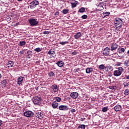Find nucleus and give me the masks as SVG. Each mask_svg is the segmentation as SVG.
I'll return each mask as SVG.
<instances>
[{
	"label": "nucleus",
	"mask_w": 129,
	"mask_h": 129,
	"mask_svg": "<svg viewBox=\"0 0 129 129\" xmlns=\"http://www.w3.org/2000/svg\"><path fill=\"white\" fill-rule=\"evenodd\" d=\"M41 100H42V98L40 96L34 97L33 98V102L35 104H38L41 102Z\"/></svg>",
	"instance_id": "nucleus-4"
},
{
	"label": "nucleus",
	"mask_w": 129,
	"mask_h": 129,
	"mask_svg": "<svg viewBox=\"0 0 129 129\" xmlns=\"http://www.w3.org/2000/svg\"><path fill=\"white\" fill-rule=\"evenodd\" d=\"M69 12V10L68 9H64L62 10V13H63L64 15H66V14H68Z\"/></svg>",
	"instance_id": "nucleus-33"
},
{
	"label": "nucleus",
	"mask_w": 129,
	"mask_h": 129,
	"mask_svg": "<svg viewBox=\"0 0 129 129\" xmlns=\"http://www.w3.org/2000/svg\"><path fill=\"white\" fill-rule=\"evenodd\" d=\"M123 68L122 67H119L117 68V70H115L113 72V75L116 77H118V76H120L122 73L123 72Z\"/></svg>",
	"instance_id": "nucleus-2"
},
{
	"label": "nucleus",
	"mask_w": 129,
	"mask_h": 129,
	"mask_svg": "<svg viewBox=\"0 0 129 129\" xmlns=\"http://www.w3.org/2000/svg\"><path fill=\"white\" fill-rule=\"evenodd\" d=\"M82 19L85 20V19H87V15H84L82 16Z\"/></svg>",
	"instance_id": "nucleus-43"
},
{
	"label": "nucleus",
	"mask_w": 129,
	"mask_h": 129,
	"mask_svg": "<svg viewBox=\"0 0 129 129\" xmlns=\"http://www.w3.org/2000/svg\"><path fill=\"white\" fill-rule=\"evenodd\" d=\"M2 124H3V121L2 120H0V126H1Z\"/></svg>",
	"instance_id": "nucleus-49"
},
{
	"label": "nucleus",
	"mask_w": 129,
	"mask_h": 129,
	"mask_svg": "<svg viewBox=\"0 0 129 129\" xmlns=\"http://www.w3.org/2000/svg\"><path fill=\"white\" fill-rule=\"evenodd\" d=\"M25 51H26V49H23V50H21L19 52L20 55H23L25 53Z\"/></svg>",
	"instance_id": "nucleus-40"
},
{
	"label": "nucleus",
	"mask_w": 129,
	"mask_h": 129,
	"mask_svg": "<svg viewBox=\"0 0 129 129\" xmlns=\"http://www.w3.org/2000/svg\"><path fill=\"white\" fill-rule=\"evenodd\" d=\"M2 78V74H0V78Z\"/></svg>",
	"instance_id": "nucleus-55"
},
{
	"label": "nucleus",
	"mask_w": 129,
	"mask_h": 129,
	"mask_svg": "<svg viewBox=\"0 0 129 129\" xmlns=\"http://www.w3.org/2000/svg\"><path fill=\"white\" fill-rule=\"evenodd\" d=\"M28 21L30 26L34 27L38 26V24H39V21H38V19L35 18L29 19Z\"/></svg>",
	"instance_id": "nucleus-3"
},
{
	"label": "nucleus",
	"mask_w": 129,
	"mask_h": 129,
	"mask_svg": "<svg viewBox=\"0 0 129 129\" xmlns=\"http://www.w3.org/2000/svg\"><path fill=\"white\" fill-rule=\"evenodd\" d=\"M126 79H129V76H126Z\"/></svg>",
	"instance_id": "nucleus-50"
},
{
	"label": "nucleus",
	"mask_w": 129,
	"mask_h": 129,
	"mask_svg": "<svg viewBox=\"0 0 129 129\" xmlns=\"http://www.w3.org/2000/svg\"><path fill=\"white\" fill-rule=\"evenodd\" d=\"M58 103H56V102H52L51 104L52 107H53L54 109L57 108L58 107Z\"/></svg>",
	"instance_id": "nucleus-20"
},
{
	"label": "nucleus",
	"mask_w": 129,
	"mask_h": 129,
	"mask_svg": "<svg viewBox=\"0 0 129 129\" xmlns=\"http://www.w3.org/2000/svg\"><path fill=\"white\" fill-rule=\"evenodd\" d=\"M109 51H110V48L109 47H106L103 51V56H109Z\"/></svg>",
	"instance_id": "nucleus-7"
},
{
	"label": "nucleus",
	"mask_w": 129,
	"mask_h": 129,
	"mask_svg": "<svg viewBox=\"0 0 129 129\" xmlns=\"http://www.w3.org/2000/svg\"><path fill=\"white\" fill-rule=\"evenodd\" d=\"M54 16H59V12H55Z\"/></svg>",
	"instance_id": "nucleus-45"
},
{
	"label": "nucleus",
	"mask_w": 129,
	"mask_h": 129,
	"mask_svg": "<svg viewBox=\"0 0 129 129\" xmlns=\"http://www.w3.org/2000/svg\"><path fill=\"white\" fill-rule=\"evenodd\" d=\"M85 124H81L78 127L77 129H85Z\"/></svg>",
	"instance_id": "nucleus-26"
},
{
	"label": "nucleus",
	"mask_w": 129,
	"mask_h": 129,
	"mask_svg": "<svg viewBox=\"0 0 129 129\" xmlns=\"http://www.w3.org/2000/svg\"><path fill=\"white\" fill-rule=\"evenodd\" d=\"M31 54H32V51L28 50L27 53L28 58H30Z\"/></svg>",
	"instance_id": "nucleus-35"
},
{
	"label": "nucleus",
	"mask_w": 129,
	"mask_h": 129,
	"mask_svg": "<svg viewBox=\"0 0 129 129\" xmlns=\"http://www.w3.org/2000/svg\"><path fill=\"white\" fill-rule=\"evenodd\" d=\"M34 51H35V52H41V51H42V49H41L40 47H38L35 48Z\"/></svg>",
	"instance_id": "nucleus-39"
},
{
	"label": "nucleus",
	"mask_w": 129,
	"mask_h": 129,
	"mask_svg": "<svg viewBox=\"0 0 129 129\" xmlns=\"http://www.w3.org/2000/svg\"><path fill=\"white\" fill-rule=\"evenodd\" d=\"M124 64V66H127V65H128V60H125Z\"/></svg>",
	"instance_id": "nucleus-42"
},
{
	"label": "nucleus",
	"mask_w": 129,
	"mask_h": 129,
	"mask_svg": "<svg viewBox=\"0 0 129 129\" xmlns=\"http://www.w3.org/2000/svg\"><path fill=\"white\" fill-rule=\"evenodd\" d=\"M80 120H81V121H83L85 120V118H81Z\"/></svg>",
	"instance_id": "nucleus-48"
},
{
	"label": "nucleus",
	"mask_w": 129,
	"mask_h": 129,
	"mask_svg": "<svg viewBox=\"0 0 129 129\" xmlns=\"http://www.w3.org/2000/svg\"><path fill=\"white\" fill-rule=\"evenodd\" d=\"M69 43V42H68V41H62V42H60L59 44L60 45H66V44H68Z\"/></svg>",
	"instance_id": "nucleus-34"
},
{
	"label": "nucleus",
	"mask_w": 129,
	"mask_h": 129,
	"mask_svg": "<svg viewBox=\"0 0 129 129\" xmlns=\"http://www.w3.org/2000/svg\"><path fill=\"white\" fill-rule=\"evenodd\" d=\"M1 85L3 87H6V86L7 85V81L6 80H3L2 82H1Z\"/></svg>",
	"instance_id": "nucleus-24"
},
{
	"label": "nucleus",
	"mask_w": 129,
	"mask_h": 129,
	"mask_svg": "<svg viewBox=\"0 0 129 129\" xmlns=\"http://www.w3.org/2000/svg\"><path fill=\"white\" fill-rule=\"evenodd\" d=\"M43 34L44 35H49V34H50V32L45 31L43 32Z\"/></svg>",
	"instance_id": "nucleus-44"
},
{
	"label": "nucleus",
	"mask_w": 129,
	"mask_h": 129,
	"mask_svg": "<svg viewBox=\"0 0 129 129\" xmlns=\"http://www.w3.org/2000/svg\"><path fill=\"white\" fill-rule=\"evenodd\" d=\"M82 36V34H81V32H78L76 34V35H74L75 39H79V38H81Z\"/></svg>",
	"instance_id": "nucleus-17"
},
{
	"label": "nucleus",
	"mask_w": 129,
	"mask_h": 129,
	"mask_svg": "<svg viewBox=\"0 0 129 129\" xmlns=\"http://www.w3.org/2000/svg\"><path fill=\"white\" fill-rule=\"evenodd\" d=\"M114 109L115 111H119V110H121V106L120 105H117L114 107Z\"/></svg>",
	"instance_id": "nucleus-16"
},
{
	"label": "nucleus",
	"mask_w": 129,
	"mask_h": 129,
	"mask_svg": "<svg viewBox=\"0 0 129 129\" xmlns=\"http://www.w3.org/2000/svg\"><path fill=\"white\" fill-rule=\"evenodd\" d=\"M71 112H75V111H76V110L74 109H71Z\"/></svg>",
	"instance_id": "nucleus-46"
},
{
	"label": "nucleus",
	"mask_w": 129,
	"mask_h": 129,
	"mask_svg": "<svg viewBox=\"0 0 129 129\" xmlns=\"http://www.w3.org/2000/svg\"><path fill=\"white\" fill-rule=\"evenodd\" d=\"M128 85H129L128 82H125L123 83L124 87H126L128 86Z\"/></svg>",
	"instance_id": "nucleus-41"
},
{
	"label": "nucleus",
	"mask_w": 129,
	"mask_h": 129,
	"mask_svg": "<svg viewBox=\"0 0 129 129\" xmlns=\"http://www.w3.org/2000/svg\"><path fill=\"white\" fill-rule=\"evenodd\" d=\"M14 66V61L10 60L8 61V63L7 64V67L10 68L13 67Z\"/></svg>",
	"instance_id": "nucleus-22"
},
{
	"label": "nucleus",
	"mask_w": 129,
	"mask_h": 129,
	"mask_svg": "<svg viewBox=\"0 0 129 129\" xmlns=\"http://www.w3.org/2000/svg\"><path fill=\"white\" fill-rule=\"evenodd\" d=\"M124 51H125V49L124 48H121L119 50V54H123Z\"/></svg>",
	"instance_id": "nucleus-28"
},
{
	"label": "nucleus",
	"mask_w": 129,
	"mask_h": 129,
	"mask_svg": "<svg viewBox=\"0 0 129 129\" xmlns=\"http://www.w3.org/2000/svg\"><path fill=\"white\" fill-rule=\"evenodd\" d=\"M70 96L73 99H76L78 97V93L76 92H72L71 93Z\"/></svg>",
	"instance_id": "nucleus-13"
},
{
	"label": "nucleus",
	"mask_w": 129,
	"mask_h": 129,
	"mask_svg": "<svg viewBox=\"0 0 129 129\" xmlns=\"http://www.w3.org/2000/svg\"><path fill=\"white\" fill-rule=\"evenodd\" d=\"M108 109V107H104L103 108H102V111L103 112H106V111H107V110Z\"/></svg>",
	"instance_id": "nucleus-38"
},
{
	"label": "nucleus",
	"mask_w": 129,
	"mask_h": 129,
	"mask_svg": "<svg viewBox=\"0 0 129 129\" xmlns=\"http://www.w3.org/2000/svg\"><path fill=\"white\" fill-rule=\"evenodd\" d=\"M18 2H22L23 0H17Z\"/></svg>",
	"instance_id": "nucleus-53"
},
{
	"label": "nucleus",
	"mask_w": 129,
	"mask_h": 129,
	"mask_svg": "<svg viewBox=\"0 0 129 129\" xmlns=\"http://www.w3.org/2000/svg\"><path fill=\"white\" fill-rule=\"evenodd\" d=\"M79 12L80 13H84V12H85V8L82 7L81 9H80V10H79Z\"/></svg>",
	"instance_id": "nucleus-32"
},
{
	"label": "nucleus",
	"mask_w": 129,
	"mask_h": 129,
	"mask_svg": "<svg viewBox=\"0 0 129 129\" xmlns=\"http://www.w3.org/2000/svg\"><path fill=\"white\" fill-rule=\"evenodd\" d=\"M24 115L26 117H33L34 116V112L32 111H26L24 113Z\"/></svg>",
	"instance_id": "nucleus-6"
},
{
	"label": "nucleus",
	"mask_w": 129,
	"mask_h": 129,
	"mask_svg": "<svg viewBox=\"0 0 129 129\" xmlns=\"http://www.w3.org/2000/svg\"><path fill=\"white\" fill-rule=\"evenodd\" d=\"M93 71V69L91 68H88L86 69V73L87 74L91 73Z\"/></svg>",
	"instance_id": "nucleus-21"
},
{
	"label": "nucleus",
	"mask_w": 129,
	"mask_h": 129,
	"mask_svg": "<svg viewBox=\"0 0 129 129\" xmlns=\"http://www.w3.org/2000/svg\"><path fill=\"white\" fill-rule=\"evenodd\" d=\"M39 1L37 0H34L30 3V9H35L36 6L39 5Z\"/></svg>",
	"instance_id": "nucleus-5"
},
{
	"label": "nucleus",
	"mask_w": 129,
	"mask_h": 129,
	"mask_svg": "<svg viewBox=\"0 0 129 129\" xmlns=\"http://www.w3.org/2000/svg\"><path fill=\"white\" fill-rule=\"evenodd\" d=\"M48 76H49V77H53V76H55V74L53 73V72H50L48 74Z\"/></svg>",
	"instance_id": "nucleus-31"
},
{
	"label": "nucleus",
	"mask_w": 129,
	"mask_h": 129,
	"mask_svg": "<svg viewBox=\"0 0 129 129\" xmlns=\"http://www.w3.org/2000/svg\"><path fill=\"white\" fill-rule=\"evenodd\" d=\"M128 56H129V54L128 55Z\"/></svg>",
	"instance_id": "nucleus-56"
},
{
	"label": "nucleus",
	"mask_w": 129,
	"mask_h": 129,
	"mask_svg": "<svg viewBox=\"0 0 129 129\" xmlns=\"http://www.w3.org/2000/svg\"><path fill=\"white\" fill-rule=\"evenodd\" d=\"M25 45H26V41H22L19 42V46H25Z\"/></svg>",
	"instance_id": "nucleus-29"
},
{
	"label": "nucleus",
	"mask_w": 129,
	"mask_h": 129,
	"mask_svg": "<svg viewBox=\"0 0 129 129\" xmlns=\"http://www.w3.org/2000/svg\"><path fill=\"white\" fill-rule=\"evenodd\" d=\"M48 55H50V56H52V57H55L56 56V52L53 50V49H50L48 52Z\"/></svg>",
	"instance_id": "nucleus-14"
},
{
	"label": "nucleus",
	"mask_w": 129,
	"mask_h": 129,
	"mask_svg": "<svg viewBox=\"0 0 129 129\" xmlns=\"http://www.w3.org/2000/svg\"><path fill=\"white\" fill-rule=\"evenodd\" d=\"M103 15L104 17V18H105V17H107L108 16H109V15H110V12H104L103 13Z\"/></svg>",
	"instance_id": "nucleus-25"
},
{
	"label": "nucleus",
	"mask_w": 129,
	"mask_h": 129,
	"mask_svg": "<svg viewBox=\"0 0 129 129\" xmlns=\"http://www.w3.org/2000/svg\"><path fill=\"white\" fill-rule=\"evenodd\" d=\"M55 101H54V102H60V101H61V98H60V97H55Z\"/></svg>",
	"instance_id": "nucleus-30"
},
{
	"label": "nucleus",
	"mask_w": 129,
	"mask_h": 129,
	"mask_svg": "<svg viewBox=\"0 0 129 129\" xmlns=\"http://www.w3.org/2000/svg\"><path fill=\"white\" fill-rule=\"evenodd\" d=\"M110 89H114V88L113 87H111V88H110Z\"/></svg>",
	"instance_id": "nucleus-51"
},
{
	"label": "nucleus",
	"mask_w": 129,
	"mask_h": 129,
	"mask_svg": "<svg viewBox=\"0 0 129 129\" xmlns=\"http://www.w3.org/2000/svg\"><path fill=\"white\" fill-rule=\"evenodd\" d=\"M99 68L100 70H103V69L105 70V66L104 64H101L99 66Z\"/></svg>",
	"instance_id": "nucleus-27"
},
{
	"label": "nucleus",
	"mask_w": 129,
	"mask_h": 129,
	"mask_svg": "<svg viewBox=\"0 0 129 129\" xmlns=\"http://www.w3.org/2000/svg\"><path fill=\"white\" fill-rule=\"evenodd\" d=\"M51 90L54 93H56V92H58V91L59 90V87H58V86L57 85L54 84L51 86Z\"/></svg>",
	"instance_id": "nucleus-9"
},
{
	"label": "nucleus",
	"mask_w": 129,
	"mask_h": 129,
	"mask_svg": "<svg viewBox=\"0 0 129 129\" xmlns=\"http://www.w3.org/2000/svg\"><path fill=\"white\" fill-rule=\"evenodd\" d=\"M125 129H129V127H126L125 128Z\"/></svg>",
	"instance_id": "nucleus-52"
},
{
	"label": "nucleus",
	"mask_w": 129,
	"mask_h": 129,
	"mask_svg": "<svg viewBox=\"0 0 129 129\" xmlns=\"http://www.w3.org/2000/svg\"><path fill=\"white\" fill-rule=\"evenodd\" d=\"M121 64V62L117 63V66H120Z\"/></svg>",
	"instance_id": "nucleus-47"
},
{
	"label": "nucleus",
	"mask_w": 129,
	"mask_h": 129,
	"mask_svg": "<svg viewBox=\"0 0 129 129\" xmlns=\"http://www.w3.org/2000/svg\"><path fill=\"white\" fill-rule=\"evenodd\" d=\"M58 109H59V110L66 111V110H68V109H69V108L67 105H61L59 106Z\"/></svg>",
	"instance_id": "nucleus-10"
},
{
	"label": "nucleus",
	"mask_w": 129,
	"mask_h": 129,
	"mask_svg": "<svg viewBox=\"0 0 129 129\" xmlns=\"http://www.w3.org/2000/svg\"><path fill=\"white\" fill-rule=\"evenodd\" d=\"M113 70V67H111V66H107L105 68V73L107 74L109 71H112Z\"/></svg>",
	"instance_id": "nucleus-8"
},
{
	"label": "nucleus",
	"mask_w": 129,
	"mask_h": 129,
	"mask_svg": "<svg viewBox=\"0 0 129 129\" xmlns=\"http://www.w3.org/2000/svg\"><path fill=\"white\" fill-rule=\"evenodd\" d=\"M103 3H100L98 4V7L96 9L97 12H100V11H102V10H104L103 8Z\"/></svg>",
	"instance_id": "nucleus-12"
},
{
	"label": "nucleus",
	"mask_w": 129,
	"mask_h": 129,
	"mask_svg": "<svg viewBox=\"0 0 129 129\" xmlns=\"http://www.w3.org/2000/svg\"><path fill=\"white\" fill-rule=\"evenodd\" d=\"M114 26L117 31H120L121 26H122V20L120 18H116L114 21Z\"/></svg>",
	"instance_id": "nucleus-1"
},
{
	"label": "nucleus",
	"mask_w": 129,
	"mask_h": 129,
	"mask_svg": "<svg viewBox=\"0 0 129 129\" xmlns=\"http://www.w3.org/2000/svg\"><path fill=\"white\" fill-rule=\"evenodd\" d=\"M78 2L76 1H73L71 3L72 7V8H76V7L77 6V3Z\"/></svg>",
	"instance_id": "nucleus-23"
},
{
	"label": "nucleus",
	"mask_w": 129,
	"mask_h": 129,
	"mask_svg": "<svg viewBox=\"0 0 129 129\" xmlns=\"http://www.w3.org/2000/svg\"><path fill=\"white\" fill-rule=\"evenodd\" d=\"M0 129H1V128H0Z\"/></svg>",
	"instance_id": "nucleus-57"
},
{
	"label": "nucleus",
	"mask_w": 129,
	"mask_h": 129,
	"mask_svg": "<svg viewBox=\"0 0 129 129\" xmlns=\"http://www.w3.org/2000/svg\"><path fill=\"white\" fill-rule=\"evenodd\" d=\"M124 94H125V95H128V94H129V89H126V90H125Z\"/></svg>",
	"instance_id": "nucleus-37"
},
{
	"label": "nucleus",
	"mask_w": 129,
	"mask_h": 129,
	"mask_svg": "<svg viewBox=\"0 0 129 129\" xmlns=\"http://www.w3.org/2000/svg\"><path fill=\"white\" fill-rule=\"evenodd\" d=\"M118 46L117 45V44H116V43H113L112 45H111V51H113L114 50H115L116 49H117V47Z\"/></svg>",
	"instance_id": "nucleus-19"
},
{
	"label": "nucleus",
	"mask_w": 129,
	"mask_h": 129,
	"mask_svg": "<svg viewBox=\"0 0 129 129\" xmlns=\"http://www.w3.org/2000/svg\"><path fill=\"white\" fill-rule=\"evenodd\" d=\"M56 64H57L58 67H63V66H64V62L61 60L58 61L56 63Z\"/></svg>",
	"instance_id": "nucleus-18"
},
{
	"label": "nucleus",
	"mask_w": 129,
	"mask_h": 129,
	"mask_svg": "<svg viewBox=\"0 0 129 129\" xmlns=\"http://www.w3.org/2000/svg\"><path fill=\"white\" fill-rule=\"evenodd\" d=\"M127 54H129V50L127 51Z\"/></svg>",
	"instance_id": "nucleus-54"
},
{
	"label": "nucleus",
	"mask_w": 129,
	"mask_h": 129,
	"mask_svg": "<svg viewBox=\"0 0 129 129\" xmlns=\"http://www.w3.org/2000/svg\"><path fill=\"white\" fill-rule=\"evenodd\" d=\"M107 76H109V77H111L112 76V71H110L109 72L107 73Z\"/></svg>",
	"instance_id": "nucleus-36"
},
{
	"label": "nucleus",
	"mask_w": 129,
	"mask_h": 129,
	"mask_svg": "<svg viewBox=\"0 0 129 129\" xmlns=\"http://www.w3.org/2000/svg\"><path fill=\"white\" fill-rule=\"evenodd\" d=\"M35 116L37 118H39V119H41V118H43L44 117V114L43 113L41 112H37L35 114Z\"/></svg>",
	"instance_id": "nucleus-11"
},
{
	"label": "nucleus",
	"mask_w": 129,
	"mask_h": 129,
	"mask_svg": "<svg viewBox=\"0 0 129 129\" xmlns=\"http://www.w3.org/2000/svg\"><path fill=\"white\" fill-rule=\"evenodd\" d=\"M24 80V77H19L18 79V84L19 85H21L23 83V81Z\"/></svg>",
	"instance_id": "nucleus-15"
}]
</instances>
